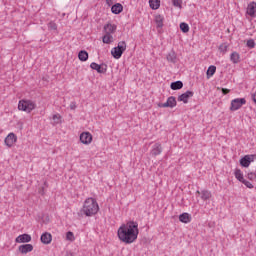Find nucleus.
I'll return each mask as SVG.
<instances>
[{"instance_id": "6", "label": "nucleus", "mask_w": 256, "mask_h": 256, "mask_svg": "<svg viewBox=\"0 0 256 256\" xmlns=\"http://www.w3.org/2000/svg\"><path fill=\"white\" fill-rule=\"evenodd\" d=\"M253 161H255V155H245L240 159V165L241 167L247 168Z\"/></svg>"}, {"instance_id": "24", "label": "nucleus", "mask_w": 256, "mask_h": 256, "mask_svg": "<svg viewBox=\"0 0 256 256\" xmlns=\"http://www.w3.org/2000/svg\"><path fill=\"white\" fill-rule=\"evenodd\" d=\"M102 41H103V43H105L106 45H111V43H113V35L106 33V34L102 37Z\"/></svg>"}, {"instance_id": "8", "label": "nucleus", "mask_w": 256, "mask_h": 256, "mask_svg": "<svg viewBox=\"0 0 256 256\" xmlns=\"http://www.w3.org/2000/svg\"><path fill=\"white\" fill-rule=\"evenodd\" d=\"M193 95H195V92L187 90L185 93L178 96V101L187 104Z\"/></svg>"}, {"instance_id": "17", "label": "nucleus", "mask_w": 256, "mask_h": 256, "mask_svg": "<svg viewBox=\"0 0 256 256\" xmlns=\"http://www.w3.org/2000/svg\"><path fill=\"white\" fill-rule=\"evenodd\" d=\"M111 11L114 15H119V13L123 12V5H121V3H116L112 5Z\"/></svg>"}, {"instance_id": "16", "label": "nucleus", "mask_w": 256, "mask_h": 256, "mask_svg": "<svg viewBox=\"0 0 256 256\" xmlns=\"http://www.w3.org/2000/svg\"><path fill=\"white\" fill-rule=\"evenodd\" d=\"M104 31L106 34L111 35L117 31V25L108 23L104 25Z\"/></svg>"}, {"instance_id": "25", "label": "nucleus", "mask_w": 256, "mask_h": 256, "mask_svg": "<svg viewBox=\"0 0 256 256\" xmlns=\"http://www.w3.org/2000/svg\"><path fill=\"white\" fill-rule=\"evenodd\" d=\"M240 59H241V57L239 56V53H237V52L231 53L230 61H232V63L237 64L241 61Z\"/></svg>"}, {"instance_id": "5", "label": "nucleus", "mask_w": 256, "mask_h": 256, "mask_svg": "<svg viewBox=\"0 0 256 256\" xmlns=\"http://www.w3.org/2000/svg\"><path fill=\"white\" fill-rule=\"evenodd\" d=\"M247 103L245 98H235L231 101L230 111H239Z\"/></svg>"}, {"instance_id": "26", "label": "nucleus", "mask_w": 256, "mask_h": 256, "mask_svg": "<svg viewBox=\"0 0 256 256\" xmlns=\"http://www.w3.org/2000/svg\"><path fill=\"white\" fill-rule=\"evenodd\" d=\"M216 71H217V67L215 65L209 66L206 72L207 77H213Z\"/></svg>"}, {"instance_id": "4", "label": "nucleus", "mask_w": 256, "mask_h": 256, "mask_svg": "<svg viewBox=\"0 0 256 256\" xmlns=\"http://www.w3.org/2000/svg\"><path fill=\"white\" fill-rule=\"evenodd\" d=\"M35 107H37V104L32 100H20L18 103L19 111H25L26 113H31Z\"/></svg>"}, {"instance_id": "34", "label": "nucleus", "mask_w": 256, "mask_h": 256, "mask_svg": "<svg viewBox=\"0 0 256 256\" xmlns=\"http://www.w3.org/2000/svg\"><path fill=\"white\" fill-rule=\"evenodd\" d=\"M182 3H183V0H172L173 6L178 7L179 9H181Z\"/></svg>"}, {"instance_id": "41", "label": "nucleus", "mask_w": 256, "mask_h": 256, "mask_svg": "<svg viewBox=\"0 0 256 256\" xmlns=\"http://www.w3.org/2000/svg\"><path fill=\"white\" fill-rule=\"evenodd\" d=\"M252 100L256 103V93L252 94Z\"/></svg>"}, {"instance_id": "23", "label": "nucleus", "mask_w": 256, "mask_h": 256, "mask_svg": "<svg viewBox=\"0 0 256 256\" xmlns=\"http://www.w3.org/2000/svg\"><path fill=\"white\" fill-rule=\"evenodd\" d=\"M166 103H168L170 109H173V107H177V99L175 96L168 97Z\"/></svg>"}, {"instance_id": "35", "label": "nucleus", "mask_w": 256, "mask_h": 256, "mask_svg": "<svg viewBox=\"0 0 256 256\" xmlns=\"http://www.w3.org/2000/svg\"><path fill=\"white\" fill-rule=\"evenodd\" d=\"M246 45H247V47H248L249 49H255V40L249 39V40L247 41Z\"/></svg>"}, {"instance_id": "11", "label": "nucleus", "mask_w": 256, "mask_h": 256, "mask_svg": "<svg viewBox=\"0 0 256 256\" xmlns=\"http://www.w3.org/2000/svg\"><path fill=\"white\" fill-rule=\"evenodd\" d=\"M40 241L41 243H43L44 245H49V243H51V241H53V236L51 235V233L49 232H44L41 237H40Z\"/></svg>"}, {"instance_id": "22", "label": "nucleus", "mask_w": 256, "mask_h": 256, "mask_svg": "<svg viewBox=\"0 0 256 256\" xmlns=\"http://www.w3.org/2000/svg\"><path fill=\"white\" fill-rule=\"evenodd\" d=\"M78 59L79 61H87V59H89V53L85 50H81L78 53Z\"/></svg>"}, {"instance_id": "40", "label": "nucleus", "mask_w": 256, "mask_h": 256, "mask_svg": "<svg viewBox=\"0 0 256 256\" xmlns=\"http://www.w3.org/2000/svg\"><path fill=\"white\" fill-rule=\"evenodd\" d=\"M107 5H109V7H111V5H113V0H106Z\"/></svg>"}, {"instance_id": "29", "label": "nucleus", "mask_w": 256, "mask_h": 256, "mask_svg": "<svg viewBox=\"0 0 256 256\" xmlns=\"http://www.w3.org/2000/svg\"><path fill=\"white\" fill-rule=\"evenodd\" d=\"M235 178L240 181V183L245 179L243 177V172H241V169H236L234 172Z\"/></svg>"}, {"instance_id": "32", "label": "nucleus", "mask_w": 256, "mask_h": 256, "mask_svg": "<svg viewBox=\"0 0 256 256\" xmlns=\"http://www.w3.org/2000/svg\"><path fill=\"white\" fill-rule=\"evenodd\" d=\"M48 29L50 31H57V24L53 21L49 22L48 23Z\"/></svg>"}, {"instance_id": "27", "label": "nucleus", "mask_w": 256, "mask_h": 256, "mask_svg": "<svg viewBox=\"0 0 256 256\" xmlns=\"http://www.w3.org/2000/svg\"><path fill=\"white\" fill-rule=\"evenodd\" d=\"M163 21H164L163 16L156 15L155 22H156V25H157L158 29H161L163 27Z\"/></svg>"}, {"instance_id": "15", "label": "nucleus", "mask_w": 256, "mask_h": 256, "mask_svg": "<svg viewBox=\"0 0 256 256\" xmlns=\"http://www.w3.org/2000/svg\"><path fill=\"white\" fill-rule=\"evenodd\" d=\"M161 153H163V147L161 146L160 143H156L154 146H153V149L151 151V155L153 157H157V155H161Z\"/></svg>"}, {"instance_id": "14", "label": "nucleus", "mask_w": 256, "mask_h": 256, "mask_svg": "<svg viewBox=\"0 0 256 256\" xmlns=\"http://www.w3.org/2000/svg\"><path fill=\"white\" fill-rule=\"evenodd\" d=\"M16 243H31V235L21 234L15 239Z\"/></svg>"}, {"instance_id": "19", "label": "nucleus", "mask_w": 256, "mask_h": 256, "mask_svg": "<svg viewBox=\"0 0 256 256\" xmlns=\"http://www.w3.org/2000/svg\"><path fill=\"white\" fill-rule=\"evenodd\" d=\"M170 89H172V91H179V89H183V81L178 80V81L172 82L170 84Z\"/></svg>"}, {"instance_id": "38", "label": "nucleus", "mask_w": 256, "mask_h": 256, "mask_svg": "<svg viewBox=\"0 0 256 256\" xmlns=\"http://www.w3.org/2000/svg\"><path fill=\"white\" fill-rule=\"evenodd\" d=\"M222 93H223V95H229V93H231V90H229L227 88H222Z\"/></svg>"}, {"instance_id": "20", "label": "nucleus", "mask_w": 256, "mask_h": 256, "mask_svg": "<svg viewBox=\"0 0 256 256\" xmlns=\"http://www.w3.org/2000/svg\"><path fill=\"white\" fill-rule=\"evenodd\" d=\"M179 221H181V223H191V216L189 213L184 212L179 215Z\"/></svg>"}, {"instance_id": "31", "label": "nucleus", "mask_w": 256, "mask_h": 256, "mask_svg": "<svg viewBox=\"0 0 256 256\" xmlns=\"http://www.w3.org/2000/svg\"><path fill=\"white\" fill-rule=\"evenodd\" d=\"M227 49H229V45H227V43H223L219 46L220 53H227Z\"/></svg>"}, {"instance_id": "43", "label": "nucleus", "mask_w": 256, "mask_h": 256, "mask_svg": "<svg viewBox=\"0 0 256 256\" xmlns=\"http://www.w3.org/2000/svg\"><path fill=\"white\" fill-rule=\"evenodd\" d=\"M197 193H198V194H201V192H200V191H197Z\"/></svg>"}, {"instance_id": "28", "label": "nucleus", "mask_w": 256, "mask_h": 256, "mask_svg": "<svg viewBox=\"0 0 256 256\" xmlns=\"http://www.w3.org/2000/svg\"><path fill=\"white\" fill-rule=\"evenodd\" d=\"M201 199L203 201H207V200L211 199V192H209V190H203L201 192Z\"/></svg>"}, {"instance_id": "10", "label": "nucleus", "mask_w": 256, "mask_h": 256, "mask_svg": "<svg viewBox=\"0 0 256 256\" xmlns=\"http://www.w3.org/2000/svg\"><path fill=\"white\" fill-rule=\"evenodd\" d=\"M80 141L81 143H83V145H89V143L93 141V135H91V133L89 132H83L80 135Z\"/></svg>"}, {"instance_id": "1", "label": "nucleus", "mask_w": 256, "mask_h": 256, "mask_svg": "<svg viewBox=\"0 0 256 256\" xmlns=\"http://www.w3.org/2000/svg\"><path fill=\"white\" fill-rule=\"evenodd\" d=\"M118 239L126 245H131L137 241L139 237V223L135 221H129L126 224H122L117 231Z\"/></svg>"}, {"instance_id": "37", "label": "nucleus", "mask_w": 256, "mask_h": 256, "mask_svg": "<svg viewBox=\"0 0 256 256\" xmlns=\"http://www.w3.org/2000/svg\"><path fill=\"white\" fill-rule=\"evenodd\" d=\"M70 109H71L72 111H75V109H77V103H76V102H71V103H70Z\"/></svg>"}, {"instance_id": "12", "label": "nucleus", "mask_w": 256, "mask_h": 256, "mask_svg": "<svg viewBox=\"0 0 256 256\" xmlns=\"http://www.w3.org/2000/svg\"><path fill=\"white\" fill-rule=\"evenodd\" d=\"M18 251L23 255H26V253H31V251H33V244H22L18 247Z\"/></svg>"}, {"instance_id": "39", "label": "nucleus", "mask_w": 256, "mask_h": 256, "mask_svg": "<svg viewBox=\"0 0 256 256\" xmlns=\"http://www.w3.org/2000/svg\"><path fill=\"white\" fill-rule=\"evenodd\" d=\"M158 107L167 108V107H169V103H168V102H165V103H159V104H158Z\"/></svg>"}, {"instance_id": "2", "label": "nucleus", "mask_w": 256, "mask_h": 256, "mask_svg": "<svg viewBox=\"0 0 256 256\" xmlns=\"http://www.w3.org/2000/svg\"><path fill=\"white\" fill-rule=\"evenodd\" d=\"M81 213L86 215V217H93V215H97L99 213V204L97 200L94 198H88L84 201L83 208L81 209Z\"/></svg>"}, {"instance_id": "13", "label": "nucleus", "mask_w": 256, "mask_h": 256, "mask_svg": "<svg viewBox=\"0 0 256 256\" xmlns=\"http://www.w3.org/2000/svg\"><path fill=\"white\" fill-rule=\"evenodd\" d=\"M246 13L252 18L256 17V2H251L248 4Z\"/></svg>"}, {"instance_id": "21", "label": "nucleus", "mask_w": 256, "mask_h": 256, "mask_svg": "<svg viewBox=\"0 0 256 256\" xmlns=\"http://www.w3.org/2000/svg\"><path fill=\"white\" fill-rule=\"evenodd\" d=\"M150 8L153 9V11H157L159 7H161V0H149Z\"/></svg>"}, {"instance_id": "42", "label": "nucleus", "mask_w": 256, "mask_h": 256, "mask_svg": "<svg viewBox=\"0 0 256 256\" xmlns=\"http://www.w3.org/2000/svg\"><path fill=\"white\" fill-rule=\"evenodd\" d=\"M53 119H54V121H55V119H59V115H57V114L53 115Z\"/></svg>"}, {"instance_id": "18", "label": "nucleus", "mask_w": 256, "mask_h": 256, "mask_svg": "<svg viewBox=\"0 0 256 256\" xmlns=\"http://www.w3.org/2000/svg\"><path fill=\"white\" fill-rule=\"evenodd\" d=\"M166 59L169 63H177V53H175L174 50H171L167 56H166Z\"/></svg>"}, {"instance_id": "30", "label": "nucleus", "mask_w": 256, "mask_h": 256, "mask_svg": "<svg viewBox=\"0 0 256 256\" xmlns=\"http://www.w3.org/2000/svg\"><path fill=\"white\" fill-rule=\"evenodd\" d=\"M180 31H182V33H189V24L185 22L180 23Z\"/></svg>"}, {"instance_id": "36", "label": "nucleus", "mask_w": 256, "mask_h": 256, "mask_svg": "<svg viewBox=\"0 0 256 256\" xmlns=\"http://www.w3.org/2000/svg\"><path fill=\"white\" fill-rule=\"evenodd\" d=\"M241 183H243V185H245L248 189H253V185L251 182L247 181L246 179H244Z\"/></svg>"}, {"instance_id": "33", "label": "nucleus", "mask_w": 256, "mask_h": 256, "mask_svg": "<svg viewBox=\"0 0 256 256\" xmlns=\"http://www.w3.org/2000/svg\"><path fill=\"white\" fill-rule=\"evenodd\" d=\"M66 239H67L68 241H75V235L73 234V232L68 231V232L66 233Z\"/></svg>"}, {"instance_id": "9", "label": "nucleus", "mask_w": 256, "mask_h": 256, "mask_svg": "<svg viewBox=\"0 0 256 256\" xmlns=\"http://www.w3.org/2000/svg\"><path fill=\"white\" fill-rule=\"evenodd\" d=\"M5 145L7 147H13V144L17 143V135L15 133H10L4 140Z\"/></svg>"}, {"instance_id": "7", "label": "nucleus", "mask_w": 256, "mask_h": 256, "mask_svg": "<svg viewBox=\"0 0 256 256\" xmlns=\"http://www.w3.org/2000/svg\"><path fill=\"white\" fill-rule=\"evenodd\" d=\"M90 67L94 70L97 71V73L105 74L107 73V64L102 63V64H97L95 62H92L90 64Z\"/></svg>"}, {"instance_id": "3", "label": "nucleus", "mask_w": 256, "mask_h": 256, "mask_svg": "<svg viewBox=\"0 0 256 256\" xmlns=\"http://www.w3.org/2000/svg\"><path fill=\"white\" fill-rule=\"evenodd\" d=\"M127 50V43L125 41H120L117 47L112 48L111 55L114 59H121L123 53Z\"/></svg>"}]
</instances>
